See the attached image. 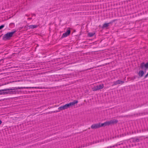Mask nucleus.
I'll return each mask as SVG.
<instances>
[{
  "label": "nucleus",
  "instance_id": "nucleus-7",
  "mask_svg": "<svg viewBox=\"0 0 148 148\" xmlns=\"http://www.w3.org/2000/svg\"><path fill=\"white\" fill-rule=\"evenodd\" d=\"M37 26L36 25H31L29 26H26L25 27V29H26V28H28L29 27V29H34Z\"/></svg>",
  "mask_w": 148,
  "mask_h": 148
},
{
  "label": "nucleus",
  "instance_id": "nucleus-17",
  "mask_svg": "<svg viewBox=\"0 0 148 148\" xmlns=\"http://www.w3.org/2000/svg\"><path fill=\"white\" fill-rule=\"evenodd\" d=\"M28 19H30V18H28Z\"/></svg>",
  "mask_w": 148,
  "mask_h": 148
},
{
  "label": "nucleus",
  "instance_id": "nucleus-8",
  "mask_svg": "<svg viewBox=\"0 0 148 148\" xmlns=\"http://www.w3.org/2000/svg\"><path fill=\"white\" fill-rule=\"evenodd\" d=\"M78 101L77 100H74L73 102H70L68 103L69 106L70 107L71 106H74L75 104H77L78 103Z\"/></svg>",
  "mask_w": 148,
  "mask_h": 148
},
{
  "label": "nucleus",
  "instance_id": "nucleus-11",
  "mask_svg": "<svg viewBox=\"0 0 148 148\" xmlns=\"http://www.w3.org/2000/svg\"><path fill=\"white\" fill-rule=\"evenodd\" d=\"M94 34V33H88V36L89 37H92V36H93Z\"/></svg>",
  "mask_w": 148,
  "mask_h": 148
},
{
  "label": "nucleus",
  "instance_id": "nucleus-3",
  "mask_svg": "<svg viewBox=\"0 0 148 148\" xmlns=\"http://www.w3.org/2000/svg\"><path fill=\"white\" fill-rule=\"evenodd\" d=\"M12 90L11 89H8L0 90V95H6L13 93V91H10Z\"/></svg>",
  "mask_w": 148,
  "mask_h": 148
},
{
  "label": "nucleus",
  "instance_id": "nucleus-15",
  "mask_svg": "<svg viewBox=\"0 0 148 148\" xmlns=\"http://www.w3.org/2000/svg\"><path fill=\"white\" fill-rule=\"evenodd\" d=\"M148 76V72L147 74L145 76V78H146Z\"/></svg>",
  "mask_w": 148,
  "mask_h": 148
},
{
  "label": "nucleus",
  "instance_id": "nucleus-16",
  "mask_svg": "<svg viewBox=\"0 0 148 148\" xmlns=\"http://www.w3.org/2000/svg\"><path fill=\"white\" fill-rule=\"evenodd\" d=\"M1 121L0 120V125L1 124Z\"/></svg>",
  "mask_w": 148,
  "mask_h": 148
},
{
  "label": "nucleus",
  "instance_id": "nucleus-13",
  "mask_svg": "<svg viewBox=\"0 0 148 148\" xmlns=\"http://www.w3.org/2000/svg\"><path fill=\"white\" fill-rule=\"evenodd\" d=\"M34 87H21L19 88V89L21 88H33Z\"/></svg>",
  "mask_w": 148,
  "mask_h": 148
},
{
  "label": "nucleus",
  "instance_id": "nucleus-10",
  "mask_svg": "<svg viewBox=\"0 0 148 148\" xmlns=\"http://www.w3.org/2000/svg\"><path fill=\"white\" fill-rule=\"evenodd\" d=\"M144 74V71H140L138 73V75L139 76L142 77Z\"/></svg>",
  "mask_w": 148,
  "mask_h": 148
},
{
  "label": "nucleus",
  "instance_id": "nucleus-5",
  "mask_svg": "<svg viewBox=\"0 0 148 148\" xmlns=\"http://www.w3.org/2000/svg\"><path fill=\"white\" fill-rule=\"evenodd\" d=\"M69 108L68 104H66L64 106L60 107L58 108V109L60 110H62L67 109Z\"/></svg>",
  "mask_w": 148,
  "mask_h": 148
},
{
  "label": "nucleus",
  "instance_id": "nucleus-4",
  "mask_svg": "<svg viewBox=\"0 0 148 148\" xmlns=\"http://www.w3.org/2000/svg\"><path fill=\"white\" fill-rule=\"evenodd\" d=\"M103 84H101L99 86H95L93 88H92V90L93 91L97 90L103 88Z\"/></svg>",
  "mask_w": 148,
  "mask_h": 148
},
{
  "label": "nucleus",
  "instance_id": "nucleus-1",
  "mask_svg": "<svg viewBox=\"0 0 148 148\" xmlns=\"http://www.w3.org/2000/svg\"><path fill=\"white\" fill-rule=\"evenodd\" d=\"M117 121L114 120H111L109 121H107L103 123H98L92 125L91 126V128L92 129H96L99 128L103 126H106L107 125H109L110 124L116 123Z\"/></svg>",
  "mask_w": 148,
  "mask_h": 148
},
{
  "label": "nucleus",
  "instance_id": "nucleus-6",
  "mask_svg": "<svg viewBox=\"0 0 148 148\" xmlns=\"http://www.w3.org/2000/svg\"><path fill=\"white\" fill-rule=\"evenodd\" d=\"M70 30L69 29H67L66 32L64 33L63 34V35L62 36V38L65 37L67 36H68L69 35V34H70Z\"/></svg>",
  "mask_w": 148,
  "mask_h": 148
},
{
  "label": "nucleus",
  "instance_id": "nucleus-2",
  "mask_svg": "<svg viewBox=\"0 0 148 148\" xmlns=\"http://www.w3.org/2000/svg\"><path fill=\"white\" fill-rule=\"evenodd\" d=\"M16 32V31L9 32L5 34L3 36V38L4 40H8L12 36L13 34Z\"/></svg>",
  "mask_w": 148,
  "mask_h": 148
},
{
  "label": "nucleus",
  "instance_id": "nucleus-12",
  "mask_svg": "<svg viewBox=\"0 0 148 148\" xmlns=\"http://www.w3.org/2000/svg\"><path fill=\"white\" fill-rule=\"evenodd\" d=\"M109 23H108L104 24L103 25V27H108L109 25Z\"/></svg>",
  "mask_w": 148,
  "mask_h": 148
},
{
  "label": "nucleus",
  "instance_id": "nucleus-14",
  "mask_svg": "<svg viewBox=\"0 0 148 148\" xmlns=\"http://www.w3.org/2000/svg\"><path fill=\"white\" fill-rule=\"evenodd\" d=\"M4 27V25H1L0 26V30L2 29Z\"/></svg>",
  "mask_w": 148,
  "mask_h": 148
},
{
  "label": "nucleus",
  "instance_id": "nucleus-9",
  "mask_svg": "<svg viewBox=\"0 0 148 148\" xmlns=\"http://www.w3.org/2000/svg\"><path fill=\"white\" fill-rule=\"evenodd\" d=\"M124 82L123 81L120 80H118L113 82L114 84H113V85H116L119 84H122Z\"/></svg>",
  "mask_w": 148,
  "mask_h": 148
}]
</instances>
